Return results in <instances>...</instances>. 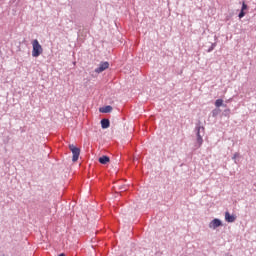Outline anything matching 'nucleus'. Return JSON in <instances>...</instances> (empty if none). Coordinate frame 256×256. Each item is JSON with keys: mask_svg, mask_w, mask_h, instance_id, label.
I'll list each match as a JSON object with an SVG mask.
<instances>
[{"mask_svg": "<svg viewBox=\"0 0 256 256\" xmlns=\"http://www.w3.org/2000/svg\"><path fill=\"white\" fill-rule=\"evenodd\" d=\"M43 55V46L39 43V40L32 41V57H39Z\"/></svg>", "mask_w": 256, "mask_h": 256, "instance_id": "nucleus-1", "label": "nucleus"}, {"mask_svg": "<svg viewBox=\"0 0 256 256\" xmlns=\"http://www.w3.org/2000/svg\"><path fill=\"white\" fill-rule=\"evenodd\" d=\"M69 149L72 152V161L75 163L76 161H79V155H81V150L77 148L75 145L70 144Z\"/></svg>", "mask_w": 256, "mask_h": 256, "instance_id": "nucleus-2", "label": "nucleus"}, {"mask_svg": "<svg viewBox=\"0 0 256 256\" xmlns=\"http://www.w3.org/2000/svg\"><path fill=\"white\" fill-rule=\"evenodd\" d=\"M201 131H205V128L199 126L197 128V144H198V147H201V145H203V136L201 135Z\"/></svg>", "mask_w": 256, "mask_h": 256, "instance_id": "nucleus-3", "label": "nucleus"}, {"mask_svg": "<svg viewBox=\"0 0 256 256\" xmlns=\"http://www.w3.org/2000/svg\"><path fill=\"white\" fill-rule=\"evenodd\" d=\"M106 69H109V62L100 63L99 67L95 69L96 73H103Z\"/></svg>", "mask_w": 256, "mask_h": 256, "instance_id": "nucleus-4", "label": "nucleus"}, {"mask_svg": "<svg viewBox=\"0 0 256 256\" xmlns=\"http://www.w3.org/2000/svg\"><path fill=\"white\" fill-rule=\"evenodd\" d=\"M236 219L237 216L231 215L229 212H225V221H227V223H235Z\"/></svg>", "mask_w": 256, "mask_h": 256, "instance_id": "nucleus-5", "label": "nucleus"}, {"mask_svg": "<svg viewBox=\"0 0 256 256\" xmlns=\"http://www.w3.org/2000/svg\"><path fill=\"white\" fill-rule=\"evenodd\" d=\"M222 223L221 220L215 218L209 224L210 229H217V227H221Z\"/></svg>", "mask_w": 256, "mask_h": 256, "instance_id": "nucleus-6", "label": "nucleus"}, {"mask_svg": "<svg viewBox=\"0 0 256 256\" xmlns=\"http://www.w3.org/2000/svg\"><path fill=\"white\" fill-rule=\"evenodd\" d=\"M110 125H111V123L109 122V119H102L101 120L102 129H109Z\"/></svg>", "mask_w": 256, "mask_h": 256, "instance_id": "nucleus-7", "label": "nucleus"}, {"mask_svg": "<svg viewBox=\"0 0 256 256\" xmlns=\"http://www.w3.org/2000/svg\"><path fill=\"white\" fill-rule=\"evenodd\" d=\"M100 113H111V111H113V107L112 106H104L102 108L99 109Z\"/></svg>", "mask_w": 256, "mask_h": 256, "instance_id": "nucleus-8", "label": "nucleus"}, {"mask_svg": "<svg viewBox=\"0 0 256 256\" xmlns=\"http://www.w3.org/2000/svg\"><path fill=\"white\" fill-rule=\"evenodd\" d=\"M109 161H110L109 156H102L99 158V163H101L102 165H107Z\"/></svg>", "mask_w": 256, "mask_h": 256, "instance_id": "nucleus-9", "label": "nucleus"}, {"mask_svg": "<svg viewBox=\"0 0 256 256\" xmlns=\"http://www.w3.org/2000/svg\"><path fill=\"white\" fill-rule=\"evenodd\" d=\"M215 107H223V99H217L215 101Z\"/></svg>", "mask_w": 256, "mask_h": 256, "instance_id": "nucleus-10", "label": "nucleus"}, {"mask_svg": "<svg viewBox=\"0 0 256 256\" xmlns=\"http://www.w3.org/2000/svg\"><path fill=\"white\" fill-rule=\"evenodd\" d=\"M238 17L239 19H243V17H245V11L241 10Z\"/></svg>", "mask_w": 256, "mask_h": 256, "instance_id": "nucleus-11", "label": "nucleus"}, {"mask_svg": "<svg viewBox=\"0 0 256 256\" xmlns=\"http://www.w3.org/2000/svg\"><path fill=\"white\" fill-rule=\"evenodd\" d=\"M247 10V4L245 2L242 3L241 11Z\"/></svg>", "mask_w": 256, "mask_h": 256, "instance_id": "nucleus-12", "label": "nucleus"}, {"mask_svg": "<svg viewBox=\"0 0 256 256\" xmlns=\"http://www.w3.org/2000/svg\"><path fill=\"white\" fill-rule=\"evenodd\" d=\"M217 113H219V111H217V110H213V111H212V115H213V117H216Z\"/></svg>", "mask_w": 256, "mask_h": 256, "instance_id": "nucleus-13", "label": "nucleus"}, {"mask_svg": "<svg viewBox=\"0 0 256 256\" xmlns=\"http://www.w3.org/2000/svg\"><path fill=\"white\" fill-rule=\"evenodd\" d=\"M58 256H65V254H64V253H62V254H59Z\"/></svg>", "mask_w": 256, "mask_h": 256, "instance_id": "nucleus-14", "label": "nucleus"}, {"mask_svg": "<svg viewBox=\"0 0 256 256\" xmlns=\"http://www.w3.org/2000/svg\"><path fill=\"white\" fill-rule=\"evenodd\" d=\"M120 189H121L122 191H125V188H123V187H121Z\"/></svg>", "mask_w": 256, "mask_h": 256, "instance_id": "nucleus-15", "label": "nucleus"}, {"mask_svg": "<svg viewBox=\"0 0 256 256\" xmlns=\"http://www.w3.org/2000/svg\"><path fill=\"white\" fill-rule=\"evenodd\" d=\"M209 51H213V48H210Z\"/></svg>", "mask_w": 256, "mask_h": 256, "instance_id": "nucleus-16", "label": "nucleus"}, {"mask_svg": "<svg viewBox=\"0 0 256 256\" xmlns=\"http://www.w3.org/2000/svg\"><path fill=\"white\" fill-rule=\"evenodd\" d=\"M209 51H213V48H210Z\"/></svg>", "mask_w": 256, "mask_h": 256, "instance_id": "nucleus-17", "label": "nucleus"}]
</instances>
